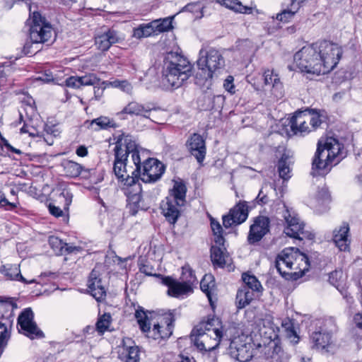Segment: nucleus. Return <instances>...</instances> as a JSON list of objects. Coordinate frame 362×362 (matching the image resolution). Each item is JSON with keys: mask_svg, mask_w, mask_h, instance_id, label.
Segmentation results:
<instances>
[{"mask_svg": "<svg viewBox=\"0 0 362 362\" xmlns=\"http://www.w3.org/2000/svg\"><path fill=\"white\" fill-rule=\"evenodd\" d=\"M341 54L338 45L323 40L303 47L294 54L293 61L301 72L319 76L331 71Z\"/></svg>", "mask_w": 362, "mask_h": 362, "instance_id": "f257e3e1", "label": "nucleus"}, {"mask_svg": "<svg viewBox=\"0 0 362 362\" xmlns=\"http://www.w3.org/2000/svg\"><path fill=\"white\" fill-rule=\"evenodd\" d=\"M114 153L113 171L122 182L124 179L139 174L141 156H144V151L129 136L117 139Z\"/></svg>", "mask_w": 362, "mask_h": 362, "instance_id": "f03ea898", "label": "nucleus"}, {"mask_svg": "<svg viewBox=\"0 0 362 362\" xmlns=\"http://www.w3.org/2000/svg\"><path fill=\"white\" fill-rule=\"evenodd\" d=\"M192 74V65L177 52H168L163 60L161 83L166 89L180 88Z\"/></svg>", "mask_w": 362, "mask_h": 362, "instance_id": "7ed1b4c3", "label": "nucleus"}, {"mask_svg": "<svg viewBox=\"0 0 362 362\" xmlns=\"http://www.w3.org/2000/svg\"><path fill=\"white\" fill-rule=\"evenodd\" d=\"M346 156L344 145L337 139L327 138L323 144L320 141L313 160L311 174L313 176L326 175L333 165L337 164Z\"/></svg>", "mask_w": 362, "mask_h": 362, "instance_id": "20e7f679", "label": "nucleus"}, {"mask_svg": "<svg viewBox=\"0 0 362 362\" xmlns=\"http://www.w3.org/2000/svg\"><path fill=\"white\" fill-rule=\"evenodd\" d=\"M275 267L286 279H296L308 269V257L298 249L286 248L277 255Z\"/></svg>", "mask_w": 362, "mask_h": 362, "instance_id": "39448f33", "label": "nucleus"}, {"mask_svg": "<svg viewBox=\"0 0 362 362\" xmlns=\"http://www.w3.org/2000/svg\"><path fill=\"white\" fill-rule=\"evenodd\" d=\"M29 37L30 40L23 47V52L27 55L37 53L40 50V44L52 42L54 37L52 25L39 12L33 13Z\"/></svg>", "mask_w": 362, "mask_h": 362, "instance_id": "423d86ee", "label": "nucleus"}, {"mask_svg": "<svg viewBox=\"0 0 362 362\" xmlns=\"http://www.w3.org/2000/svg\"><path fill=\"white\" fill-rule=\"evenodd\" d=\"M216 324H219L218 320L211 318L207 322L200 323L193 329L192 337L195 336V337L192 340L200 351H211L219 346L223 337V331L216 327Z\"/></svg>", "mask_w": 362, "mask_h": 362, "instance_id": "0eeeda50", "label": "nucleus"}, {"mask_svg": "<svg viewBox=\"0 0 362 362\" xmlns=\"http://www.w3.org/2000/svg\"><path fill=\"white\" fill-rule=\"evenodd\" d=\"M197 64L199 71L196 78L200 76L203 79L209 80L214 76H217L223 69L225 59L218 49L210 47L200 50Z\"/></svg>", "mask_w": 362, "mask_h": 362, "instance_id": "6e6552de", "label": "nucleus"}, {"mask_svg": "<svg viewBox=\"0 0 362 362\" xmlns=\"http://www.w3.org/2000/svg\"><path fill=\"white\" fill-rule=\"evenodd\" d=\"M135 317L139 325V327L143 332L146 333L148 338H152L155 340L165 339L170 337L173 333V322L175 318L172 313L168 314L163 320H165V329L163 333H160V329L163 328V325L160 324H155L153 329H151L148 317L141 307H139L135 312Z\"/></svg>", "mask_w": 362, "mask_h": 362, "instance_id": "1a4fd4ad", "label": "nucleus"}, {"mask_svg": "<svg viewBox=\"0 0 362 362\" xmlns=\"http://www.w3.org/2000/svg\"><path fill=\"white\" fill-rule=\"evenodd\" d=\"M322 122V116L318 112L306 110L296 112L289 119L288 125L294 134L303 136L315 130Z\"/></svg>", "mask_w": 362, "mask_h": 362, "instance_id": "9d476101", "label": "nucleus"}, {"mask_svg": "<svg viewBox=\"0 0 362 362\" xmlns=\"http://www.w3.org/2000/svg\"><path fill=\"white\" fill-rule=\"evenodd\" d=\"M121 190L127 197V206L132 215L139 210L144 209L142 200V188L136 176L124 179L121 185Z\"/></svg>", "mask_w": 362, "mask_h": 362, "instance_id": "9b49d317", "label": "nucleus"}, {"mask_svg": "<svg viewBox=\"0 0 362 362\" xmlns=\"http://www.w3.org/2000/svg\"><path fill=\"white\" fill-rule=\"evenodd\" d=\"M284 207L283 217L286 223L284 229L286 235L298 240H313L315 235L305 228L304 223L300 221L294 212H291L285 206Z\"/></svg>", "mask_w": 362, "mask_h": 362, "instance_id": "f8f14e48", "label": "nucleus"}, {"mask_svg": "<svg viewBox=\"0 0 362 362\" xmlns=\"http://www.w3.org/2000/svg\"><path fill=\"white\" fill-rule=\"evenodd\" d=\"M145 152L144 153V154ZM165 165L157 159L141 156L140 169L136 177L144 182L151 183L158 180L165 172Z\"/></svg>", "mask_w": 362, "mask_h": 362, "instance_id": "ddd939ff", "label": "nucleus"}, {"mask_svg": "<svg viewBox=\"0 0 362 362\" xmlns=\"http://www.w3.org/2000/svg\"><path fill=\"white\" fill-rule=\"evenodd\" d=\"M18 325L23 334L33 339L44 337L43 332L37 327L34 322V313L31 308H25L18 317Z\"/></svg>", "mask_w": 362, "mask_h": 362, "instance_id": "4468645a", "label": "nucleus"}, {"mask_svg": "<svg viewBox=\"0 0 362 362\" xmlns=\"http://www.w3.org/2000/svg\"><path fill=\"white\" fill-rule=\"evenodd\" d=\"M248 206L245 201H240L233 208H232L228 214L223 216V225L228 228L233 225H239L247 218Z\"/></svg>", "mask_w": 362, "mask_h": 362, "instance_id": "2eb2a0df", "label": "nucleus"}, {"mask_svg": "<svg viewBox=\"0 0 362 362\" xmlns=\"http://www.w3.org/2000/svg\"><path fill=\"white\" fill-rule=\"evenodd\" d=\"M270 220L268 217L259 216L254 220L250 226V232L247 236V241L250 244H255L259 242L262 238L269 233Z\"/></svg>", "mask_w": 362, "mask_h": 362, "instance_id": "dca6fc26", "label": "nucleus"}, {"mask_svg": "<svg viewBox=\"0 0 362 362\" xmlns=\"http://www.w3.org/2000/svg\"><path fill=\"white\" fill-rule=\"evenodd\" d=\"M186 147L199 163H202L206 154L205 139L199 134L194 133L187 139Z\"/></svg>", "mask_w": 362, "mask_h": 362, "instance_id": "f3484780", "label": "nucleus"}, {"mask_svg": "<svg viewBox=\"0 0 362 362\" xmlns=\"http://www.w3.org/2000/svg\"><path fill=\"white\" fill-rule=\"evenodd\" d=\"M279 330H269L262 332L264 339L266 340L264 343L268 348L269 354L272 358L278 360L280 358H286L281 346V340L279 337Z\"/></svg>", "mask_w": 362, "mask_h": 362, "instance_id": "a211bd4d", "label": "nucleus"}, {"mask_svg": "<svg viewBox=\"0 0 362 362\" xmlns=\"http://www.w3.org/2000/svg\"><path fill=\"white\" fill-rule=\"evenodd\" d=\"M118 349L121 360L125 362H139V349L131 338H124Z\"/></svg>", "mask_w": 362, "mask_h": 362, "instance_id": "6ab92c4d", "label": "nucleus"}, {"mask_svg": "<svg viewBox=\"0 0 362 362\" xmlns=\"http://www.w3.org/2000/svg\"><path fill=\"white\" fill-rule=\"evenodd\" d=\"M162 283L168 287V294L172 297L179 298L193 292V288L189 285H186L170 276L163 277Z\"/></svg>", "mask_w": 362, "mask_h": 362, "instance_id": "aec40b11", "label": "nucleus"}, {"mask_svg": "<svg viewBox=\"0 0 362 362\" xmlns=\"http://www.w3.org/2000/svg\"><path fill=\"white\" fill-rule=\"evenodd\" d=\"M183 206L177 203V201L166 197L160 204L161 213L168 222L175 224L180 216V208Z\"/></svg>", "mask_w": 362, "mask_h": 362, "instance_id": "412c9836", "label": "nucleus"}, {"mask_svg": "<svg viewBox=\"0 0 362 362\" xmlns=\"http://www.w3.org/2000/svg\"><path fill=\"white\" fill-rule=\"evenodd\" d=\"M88 288L90 294L98 301L104 299L106 296V290L98 271L92 270L88 281Z\"/></svg>", "mask_w": 362, "mask_h": 362, "instance_id": "4be33fe9", "label": "nucleus"}, {"mask_svg": "<svg viewBox=\"0 0 362 362\" xmlns=\"http://www.w3.org/2000/svg\"><path fill=\"white\" fill-rule=\"evenodd\" d=\"M153 108L148 105L139 103L136 101L129 102L120 112L117 113V116L122 119H124L125 115L142 116L145 118H149V114Z\"/></svg>", "mask_w": 362, "mask_h": 362, "instance_id": "5701e85b", "label": "nucleus"}, {"mask_svg": "<svg viewBox=\"0 0 362 362\" xmlns=\"http://www.w3.org/2000/svg\"><path fill=\"white\" fill-rule=\"evenodd\" d=\"M349 233V226L346 223H343L333 230L332 240L340 251H347L349 250L351 240Z\"/></svg>", "mask_w": 362, "mask_h": 362, "instance_id": "b1692460", "label": "nucleus"}, {"mask_svg": "<svg viewBox=\"0 0 362 362\" xmlns=\"http://www.w3.org/2000/svg\"><path fill=\"white\" fill-rule=\"evenodd\" d=\"M122 37L118 33L114 30L109 29L101 35H98L95 38V45L98 49L107 51L112 45L119 42Z\"/></svg>", "mask_w": 362, "mask_h": 362, "instance_id": "393cba45", "label": "nucleus"}, {"mask_svg": "<svg viewBox=\"0 0 362 362\" xmlns=\"http://www.w3.org/2000/svg\"><path fill=\"white\" fill-rule=\"evenodd\" d=\"M313 346L317 350H325L327 351L328 347L332 343V335L327 332L321 330L315 332L311 336Z\"/></svg>", "mask_w": 362, "mask_h": 362, "instance_id": "a878e982", "label": "nucleus"}, {"mask_svg": "<svg viewBox=\"0 0 362 362\" xmlns=\"http://www.w3.org/2000/svg\"><path fill=\"white\" fill-rule=\"evenodd\" d=\"M211 259L214 265L220 267H223L226 264L228 256L226 252V248L224 247V243L223 244V246H220L216 244V245L211 246Z\"/></svg>", "mask_w": 362, "mask_h": 362, "instance_id": "bb28decb", "label": "nucleus"}, {"mask_svg": "<svg viewBox=\"0 0 362 362\" xmlns=\"http://www.w3.org/2000/svg\"><path fill=\"white\" fill-rule=\"evenodd\" d=\"M1 272L11 280L21 281L25 284H32L35 282L33 279L30 281H27L26 279L21 275L18 264H6L2 267Z\"/></svg>", "mask_w": 362, "mask_h": 362, "instance_id": "cd10ccee", "label": "nucleus"}, {"mask_svg": "<svg viewBox=\"0 0 362 362\" xmlns=\"http://www.w3.org/2000/svg\"><path fill=\"white\" fill-rule=\"evenodd\" d=\"M187 187L182 182H175L173 188L168 198L177 201L180 204L185 205L186 202Z\"/></svg>", "mask_w": 362, "mask_h": 362, "instance_id": "c85d7f7f", "label": "nucleus"}, {"mask_svg": "<svg viewBox=\"0 0 362 362\" xmlns=\"http://www.w3.org/2000/svg\"><path fill=\"white\" fill-rule=\"evenodd\" d=\"M254 298V292L249 291L248 287H241L236 295V305L238 309H242L250 304Z\"/></svg>", "mask_w": 362, "mask_h": 362, "instance_id": "c756f323", "label": "nucleus"}, {"mask_svg": "<svg viewBox=\"0 0 362 362\" xmlns=\"http://www.w3.org/2000/svg\"><path fill=\"white\" fill-rule=\"evenodd\" d=\"M200 288L206 295L210 303L212 304L211 295L215 288L214 276L211 274H205L200 282Z\"/></svg>", "mask_w": 362, "mask_h": 362, "instance_id": "7c9ffc66", "label": "nucleus"}, {"mask_svg": "<svg viewBox=\"0 0 362 362\" xmlns=\"http://www.w3.org/2000/svg\"><path fill=\"white\" fill-rule=\"evenodd\" d=\"M289 158L287 155L283 154L278 163V172L279 177L287 180L291 177Z\"/></svg>", "mask_w": 362, "mask_h": 362, "instance_id": "2f4dec72", "label": "nucleus"}, {"mask_svg": "<svg viewBox=\"0 0 362 362\" xmlns=\"http://www.w3.org/2000/svg\"><path fill=\"white\" fill-rule=\"evenodd\" d=\"M157 35L153 25L152 21L146 24H141L133 30V36L136 38L141 39L148 37L151 35Z\"/></svg>", "mask_w": 362, "mask_h": 362, "instance_id": "473e14b6", "label": "nucleus"}, {"mask_svg": "<svg viewBox=\"0 0 362 362\" xmlns=\"http://www.w3.org/2000/svg\"><path fill=\"white\" fill-rule=\"evenodd\" d=\"M316 200L318 203V206H316V211L321 214L327 210L326 205L329 202L330 195L327 188L322 187L318 190Z\"/></svg>", "mask_w": 362, "mask_h": 362, "instance_id": "72a5a7b5", "label": "nucleus"}, {"mask_svg": "<svg viewBox=\"0 0 362 362\" xmlns=\"http://www.w3.org/2000/svg\"><path fill=\"white\" fill-rule=\"evenodd\" d=\"M62 165L66 175L70 177H78L82 170V166L80 164L69 160H64Z\"/></svg>", "mask_w": 362, "mask_h": 362, "instance_id": "f704fd0d", "label": "nucleus"}, {"mask_svg": "<svg viewBox=\"0 0 362 362\" xmlns=\"http://www.w3.org/2000/svg\"><path fill=\"white\" fill-rule=\"evenodd\" d=\"M174 16H169L165 18H160L153 21V25L154 26L156 34H159L164 32H168L173 29V21Z\"/></svg>", "mask_w": 362, "mask_h": 362, "instance_id": "c9c22d12", "label": "nucleus"}, {"mask_svg": "<svg viewBox=\"0 0 362 362\" xmlns=\"http://www.w3.org/2000/svg\"><path fill=\"white\" fill-rule=\"evenodd\" d=\"M180 280L186 285H189L192 288L193 286L197 284V279L194 271L189 265H185L182 267V274Z\"/></svg>", "mask_w": 362, "mask_h": 362, "instance_id": "e433bc0d", "label": "nucleus"}, {"mask_svg": "<svg viewBox=\"0 0 362 362\" xmlns=\"http://www.w3.org/2000/svg\"><path fill=\"white\" fill-rule=\"evenodd\" d=\"M242 279L245 283V285L243 286L242 287H248L249 291H251L252 292H260L262 290V286L260 282L254 275H250L247 273H244L242 275Z\"/></svg>", "mask_w": 362, "mask_h": 362, "instance_id": "4c0bfd02", "label": "nucleus"}, {"mask_svg": "<svg viewBox=\"0 0 362 362\" xmlns=\"http://www.w3.org/2000/svg\"><path fill=\"white\" fill-rule=\"evenodd\" d=\"M217 2L227 8L235 10V11L247 13H250L251 8L245 6L239 0H216Z\"/></svg>", "mask_w": 362, "mask_h": 362, "instance_id": "58836bf2", "label": "nucleus"}, {"mask_svg": "<svg viewBox=\"0 0 362 362\" xmlns=\"http://www.w3.org/2000/svg\"><path fill=\"white\" fill-rule=\"evenodd\" d=\"M281 326L284 329L286 336L289 338L291 342L294 344H298L299 341V337L293 327V324L288 318L285 319L281 322Z\"/></svg>", "mask_w": 362, "mask_h": 362, "instance_id": "ea45409f", "label": "nucleus"}, {"mask_svg": "<svg viewBox=\"0 0 362 362\" xmlns=\"http://www.w3.org/2000/svg\"><path fill=\"white\" fill-rule=\"evenodd\" d=\"M211 230L215 236L214 242L216 245L223 246L225 239L223 237V228L220 223L214 218L211 219Z\"/></svg>", "mask_w": 362, "mask_h": 362, "instance_id": "a19ab883", "label": "nucleus"}, {"mask_svg": "<svg viewBox=\"0 0 362 362\" xmlns=\"http://www.w3.org/2000/svg\"><path fill=\"white\" fill-rule=\"evenodd\" d=\"M112 321V317L110 313H104L99 317L95 325L96 330L101 334L108 330Z\"/></svg>", "mask_w": 362, "mask_h": 362, "instance_id": "79ce46f5", "label": "nucleus"}, {"mask_svg": "<svg viewBox=\"0 0 362 362\" xmlns=\"http://www.w3.org/2000/svg\"><path fill=\"white\" fill-rule=\"evenodd\" d=\"M264 80L265 85H272L274 89H281L282 88L278 75L274 74L273 71H265L264 73Z\"/></svg>", "mask_w": 362, "mask_h": 362, "instance_id": "37998d69", "label": "nucleus"}, {"mask_svg": "<svg viewBox=\"0 0 362 362\" xmlns=\"http://www.w3.org/2000/svg\"><path fill=\"white\" fill-rule=\"evenodd\" d=\"M94 124L97 125L98 128H95V130L100 129H107L108 127H112L115 126V122L113 120L110 119L107 117H99L96 119H94L91 122V126Z\"/></svg>", "mask_w": 362, "mask_h": 362, "instance_id": "c03bdc74", "label": "nucleus"}, {"mask_svg": "<svg viewBox=\"0 0 362 362\" xmlns=\"http://www.w3.org/2000/svg\"><path fill=\"white\" fill-rule=\"evenodd\" d=\"M58 199L59 202H64V209L68 210L69 206L72 202L73 194L68 188H64L59 194Z\"/></svg>", "mask_w": 362, "mask_h": 362, "instance_id": "a18cd8bd", "label": "nucleus"}, {"mask_svg": "<svg viewBox=\"0 0 362 362\" xmlns=\"http://www.w3.org/2000/svg\"><path fill=\"white\" fill-rule=\"evenodd\" d=\"M81 86H93L99 85L100 79L98 78L95 74H89L82 76H79Z\"/></svg>", "mask_w": 362, "mask_h": 362, "instance_id": "49530a36", "label": "nucleus"}, {"mask_svg": "<svg viewBox=\"0 0 362 362\" xmlns=\"http://www.w3.org/2000/svg\"><path fill=\"white\" fill-rule=\"evenodd\" d=\"M10 337V334L4 324L0 322V355L2 354L4 347Z\"/></svg>", "mask_w": 362, "mask_h": 362, "instance_id": "de8ad7c7", "label": "nucleus"}, {"mask_svg": "<svg viewBox=\"0 0 362 362\" xmlns=\"http://www.w3.org/2000/svg\"><path fill=\"white\" fill-rule=\"evenodd\" d=\"M320 330L322 332H327L332 335L333 333L337 332V325L335 320L332 317L326 319L324 321L323 325L320 327Z\"/></svg>", "mask_w": 362, "mask_h": 362, "instance_id": "09e8293b", "label": "nucleus"}, {"mask_svg": "<svg viewBox=\"0 0 362 362\" xmlns=\"http://www.w3.org/2000/svg\"><path fill=\"white\" fill-rule=\"evenodd\" d=\"M49 243L53 250L59 252H61L63 250V248L66 245L65 243H64L62 240L55 236L49 237Z\"/></svg>", "mask_w": 362, "mask_h": 362, "instance_id": "8fccbe9b", "label": "nucleus"}, {"mask_svg": "<svg viewBox=\"0 0 362 362\" xmlns=\"http://www.w3.org/2000/svg\"><path fill=\"white\" fill-rule=\"evenodd\" d=\"M294 16V13L287 8L276 15V19L283 23H288Z\"/></svg>", "mask_w": 362, "mask_h": 362, "instance_id": "3c124183", "label": "nucleus"}, {"mask_svg": "<svg viewBox=\"0 0 362 362\" xmlns=\"http://www.w3.org/2000/svg\"><path fill=\"white\" fill-rule=\"evenodd\" d=\"M115 87L120 88L122 91L132 94L133 91V87L132 84L127 81H115L113 82Z\"/></svg>", "mask_w": 362, "mask_h": 362, "instance_id": "603ef678", "label": "nucleus"}, {"mask_svg": "<svg viewBox=\"0 0 362 362\" xmlns=\"http://www.w3.org/2000/svg\"><path fill=\"white\" fill-rule=\"evenodd\" d=\"M235 357L238 361L240 362H245L250 359V355L246 350V347L245 346H242L240 348L237 349V354L235 355Z\"/></svg>", "mask_w": 362, "mask_h": 362, "instance_id": "864d4df0", "label": "nucleus"}, {"mask_svg": "<svg viewBox=\"0 0 362 362\" xmlns=\"http://www.w3.org/2000/svg\"><path fill=\"white\" fill-rule=\"evenodd\" d=\"M342 274H343V273H342V271H341V270H334V271L330 272L329 274V283L332 285L337 287L338 286L339 281L342 277Z\"/></svg>", "mask_w": 362, "mask_h": 362, "instance_id": "5fc2aeb1", "label": "nucleus"}, {"mask_svg": "<svg viewBox=\"0 0 362 362\" xmlns=\"http://www.w3.org/2000/svg\"><path fill=\"white\" fill-rule=\"evenodd\" d=\"M0 204L7 210H13L17 207V204L10 202L5 197L4 194L0 192Z\"/></svg>", "mask_w": 362, "mask_h": 362, "instance_id": "6e6d98bb", "label": "nucleus"}, {"mask_svg": "<svg viewBox=\"0 0 362 362\" xmlns=\"http://www.w3.org/2000/svg\"><path fill=\"white\" fill-rule=\"evenodd\" d=\"M267 186L265 187H263L259 192L257 197H256L257 202L259 204H266L269 202V197L267 195V192H264V190L267 189Z\"/></svg>", "mask_w": 362, "mask_h": 362, "instance_id": "4d7b16f0", "label": "nucleus"}, {"mask_svg": "<svg viewBox=\"0 0 362 362\" xmlns=\"http://www.w3.org/2000/svg\"><path fill=\"white\" fill-rule=\"evenodd\" d=\"M234 78L232 76H228L223 83L224 88L230 93H234L235 92V88L233 84Z\"/></svg>", "mask_w": 362, "mask_h": 362, "instance_id": "13d9d810", "label": "nucleus"}, {"mask_svg": "<svg viewBox=\"0 0 362 362\" xmlns=\"http://www.w3.org/2000/svg\"><path fill=\"white\" fill-rule=\"evenodd\" d=\"M65 83L66 86L74 88L81 87L79 76H70L66 79Z\"/></svg>", "mask_w": 362, "mask_h": 362, "instance_id": "bf43d9fd", "label": "nucleus"}, {"mask_svg": "<svg viewBox=\"0 0 362 362\" xmlns=\"http://www.w3.org/2000/svg\"><path fill=\"white\" fill-rule=\"evenodd\" d=\"M105 83L104 81H100V83L99 85H95L94 87V99L95 100H100L103 95L105 86H102Z\"/></svg>", "mask_w": 362, "mask_h": 362, "instance_id": "052dcab7", "label": "nucleus"}, {"mask_svg": "<svg viewBox=\"0 0 362 362\" xmlns=\"http://www.w3.org/2000/svg\"><path fill=\"white\" fill-rule=\"evenodd\" d=\"M49 213L55 217H61L63 216V210L54 204H49L48 206Z\"/></svg>", "mask_w": 362, "mask_h": 362, "instance_id": "680f3d73", "label": "nucleus"}, {"mask_svg": "<svg viewBox=\"0 0 362 362\" xmlns=\"http://www.w3.org/2000/svg\"><path fill=\"white\" fill-rule=\"evenodd\" d=\"M303 2L304 0H291L288 8L291 9L294 13V14H296L301 7V5Z\"/></svg>", "mask_w": 362, "mask_h": 362, "instance_id": "e2e57ef3", "label": "nucleus"}, {"mask_svg": "<svg viewBox=\"0 0 362 362\" xmlns=\"http://www.w3.org/2000/svg\"><path fill=\"white\" fill-rule=\"evenodd\" d=\"M139 271L141 273L145 274L148 276H153V272L155 271L154 268L148 264H141L139 267Z\"/></svg>", "mask_w": 362, "mask_h": 362, "instance_id": "0e129e2a", "label": "nucleus"}, {"mask_svg": "<svg viewBox=\"0 0 362 362\" xmlns=\"http://www.w3.org/2000/svg\"><path fill=\"white\" fill-rule=\"evenodd\" d=\"M10 69V66H8L6 67V69L0 71V87L4 86L6 84L7 81V72L9 71Z\"/></svg>", "mask_w": 362, "mask_h": 362, "instance_id": "69168bd1", "label": "nucleus"}, {"mask_svg": "<svg viewBox=\"0 0 362 362\" xmlns=\"http://www.w3.org/2000/svg\"><path fill=\"white\" fill-rule=\"evenodd\" d=\"M45 130L47 134L54 135V136L59 134V132L55 125L46 124L45 127Z\"/></svg>", "mask_w": 362, "mask_h": 362, "instance_id": "338daca9", "label": "nucleus"}, {"mask_svg": "<svg viewBox=\"0 0 362 362\" xmlns=\"http://www.w3.org/2000/svg\"><path fill=\"white\" fill-rule=\"evenodd\" d=\"M76 153L80 157H85L88 155V149L85 146H80L77 148Z\"/></svg>", "mask_w": 362, "mask_h": 362, "instance_id": "774afa93", "label": "nucleus"}]
</instances>
